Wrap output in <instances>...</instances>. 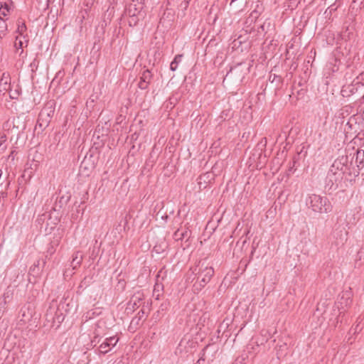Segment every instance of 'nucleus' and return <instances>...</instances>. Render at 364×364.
<instances>
[{
  "label": "nucleus",
  "instance_id": "obj_51",
  "mask_svg": "<svg viewBox=\"0 0 364 364\" xmlns=\"http://www.w3.org/2000/svg\"><path fill=\"white\" fill-rule=\"evenodd\" d=\"M363 249H364V247Z\"/></svg>",
  "mask_w": 364,
  "mask_h": 364
},
{
  "label": "nucleus",
  "instance_id": "obj_43",
  "mask_svg": "<svg viewBox=\"0 0 364 364\" xmlns=\"http://www.w3.org/2000/svg\"><path fill=\"white\" fill-rule=\"evenodd\" d=\"M188 1H185V2H184V8H185V9L188 6Z\"/></svg>",
  "mask_w": 364,
  "mask_h": 364
},
{
  "label": "nucleus",
  "instance_id": "obj_1",
  "mask_svg": "<svg viewBox=\"0 0 364 364\" xmlns=\"http://www.w3.org/2000/svg\"><path fill=\"white\" fill-rule=\"evenodd\" d=\"M354 156L349 159L348 155L338 156L331 166L325 179V188L335 191L338 188L337 183L343 177L347 181H352L359 176V168H355L353 164Z\"/></svg>",
  "mask_w": 364,
  "mask_h": 364
},
{
  "label": "nucleus",
  "instance_id": "obj_46",
  "mask_svg": "<svg viewBox=\"0 0 364 364\" xmlns=\"http://www.w3.org/2000/svg\"><path fill=\"white\" fill-rule=\"evenodd\" d=\"M200 360H204V359H203V358H200V359H198V362L199 363V362L200 361Z\"/></svg>",
  "mask_w": 364,
  "mask_h": 364
},
{
  "label": "nucleus",
  "instance_id": "obj_18",
  "mask_svg": "<svg viewBox=\"0 0 364 364\" xmlns=\"http://www.w3.org/2000/svg\"><path fill=\"white\" fill-rule=\"evenodd\" d=\"M83 259V255L81 252H75L73 255L71 265L73 269H77L81 264Z\"/></svg>",
  "mask_w": 364,
  "mask_h": 364
},
{
  "label": "nucleus",
  "instance_id": "obj_48",
  "mask_svg": "<svg viewBox=\"0 0 364 364\" xmlns=\"http://www.w3.org/2000/svg\"><path fill=\"white\" fill-rule=\"evenodd\" d=\"M8 124H9V122H6L4 124H6L7 126Z\"/></svg>",
  "mask_w": 364,
  "mask_h": 364
},
{
  "label": "nucleus",
  "instance_id": "obj_42",
  "mask_svg": "<svg viewBox=\"0 0 364 364\" xmlns=\"http://www.w3.org/2000/svg\"><path fill=\"white\" fill-rule=\"evenodd\" d=\"M22 45H23V43H22V41H20L18 42V47H19V48H21V47H22Z\"/></svg>",
  "mask_w": 364,
  "mask_h": 364
},
{
  "label": "nucleus",
  "instance_id": "obj_35",
  "mask_svg": "<svg viewBox=\"0 0 364 364\" xmlns=\"http://www.w3.org/2000/svg\"><path fill=\"white\" fill-rule=\"evenodd\" d=\"M55 252V249L53 245H50V247L47 250V253L51 256Z\"/></svg>",
  "mask_w": 364,
  "mask_h": 364
},
{
  "label": "nucleus",
  "instance_id": "obj_3",
  "mask_svg": "<svg viewBox=\"0 0 364 364\" xmlns=\"http://www.w3.org/2000/svg\"><path fill=\"white\" fill-rule=\"evenodd\" d=\"M55 105L56 102L54 100H50L46 102L38 114L35 128L36 129H40L41 131L43 132L48 127L54 115Z\"/></svg>",
  "mask_w": 364,
  "mask_h": 364
},
{
  "label": "nucleus",
  "instance_id": "obj_6",
  "mask_svg": "<svg viewBox=\"0 0 364 364\" xmlns=\"http://www.w3.org/2000/svg\"><path fill=\"white\" fill-rule=\"evenodd\" d=\"M70 198L71 194L70 193L62 194L61 191H60L58 195L55 197V203L51 208V210L54 212H60L66 206L70 200Z\"/></svg>",
  "mask_w": 364,
  "mask_h": 364
},
{
  "label": "nucleus",
  "instance_id": "obj_49",
  "mask_svg": "<svg viewBox=\"0 0 364 364\" xmlns=\"http://www.w3.org/2000/svg\"><path fill=\"white\" fill-rule=\"evenodd\" d=\"M338 317H339V316ZM336 323H338V318H337Z\"/></svg>",
  "mask_w": 364,
  "mask_h": 364
},
{
  "label": "nucleus",
  "instance_id": "obj_44",
  "mask_svg": "<svg viewBox=\"0 0 364 364\" xmlns=\"http://www.w3.org/2000/svg\"><path fill=\"white\" fill-rule=\"evenodd\" d=\"M255 249H256L255 247H253V248H252V252H251V255H252V256L253 255L254 252L255 251Z\"/></svg>",
  "mask_w": 364,
  "mask_h": 364
},
{
  "label": "nucleus",
  "instance_id": "obj_31",
  "mask_svg": "<svg viewBox=\"0 0 364 364\" xmlns=\"http://www.w3.org/2000/svg\"><path fill=\"white\" fill-rule=\"evenodd\" d=\"M299 154H300V153L298 152L296 154V155H295L293 157L292 166H291L290 168H289V171H291L293 170V168H294V166H296V164L297 163V161L299 160Z\"/></svg>",
  "mask_w": 364,
  "mask_h": 364
},
{
  "label": "nucleus",
  "instance_id": "obj_2",
  "mask_svg": "<svg viewBox=\"0 0 364 364\" xmlns=\"http://www.w3.org/2000/svg\"><path fill=\"white\" fill-rule=\"evenodd\" d=\"M306 203L315 213H327L332 209L331 204L326 196L314 193L308 196Z\"/></svg>",
  "mask_w": 364,
  "mask_h": 364
},
{
  "label": "nucleus",
  "instance_id": "obj_30",
  "mask_svg": "<svg viewBox=\"0 0 364 364\" xmlns=\"http://www.w3.org/2000/svg\"><path fill=\"white\" fill-rule=\"evenodd\" d=\"M92 156L90 155V157L91 158ZM90 159H87V156L85 157L84 160L82 161L81 163V165H80V168H84V169H88V166L87 165H89V163H88V161L90 160Z\"/></svg>",
  "mask_w": 364,
  "mask_h": 364
},
{
  "label": "nucleus",
  "instance_id": "obj_14",
  "mask_svg": "<svg viewBox=\"0 0 364 364\" xmlns=\"http://www.w3.org/2000/svg\"><path fill=\"white\" fill-rule=\"evenodd\" d=\"M355 168H359V172L364 168V150L358 149L355 152Z\"/></svg>",
  "mask_w": 364,
  "mask_h": 364
},
{
  "label": "nucleus",
  "instance_id": "obj_50",
  "mask_svg": "<svg viewBox=\"0 0 364 364\" xmlns=\"http://www.w3.org/2000/svg\"><path fill=\"white\" fill-rule=\"evenodd\" d=\"M46 316L48 317V314H46ZM47 320L49 321V319L47 318Z\"/></svg>",
  "mask_w": 364,
  "mask_h": 364
},
{
  "label": "nucleus",
  "instance_id": "obj_26",
  "mask_svg": "<svg viewBox=\"0 0 364 364\" xmlns=\"http://www.w3.org/2000/svg\"><path fill=\"white\" fill-rule=\"evenodd\" d=\"M6 92H9V98L11 99H18V96L20 95V91L18 87L14 90H12L11 88L10 90H7Z\"/></svg>",
  "mask_w": 364,
  "mask_h": 364
},
{
  "label": "nucleus",
  "instance_id": "obj_40",
  "mask_svg": "<svg viewBox=\"0 0 364 364\" xmlns=\"http://www.w3.org/2000/svg\"><path fill=\"white\" fill-rule=\"evenodd\" d=\"M5 138H6V135L1 133V146L3 145V141H4L3 139H5Z\"/></svg>",
  "mask_w": 364,
  "mask_h": 364
},
{
  "label": "nucleus",
  "instance_id": "obj_45",
  "mask_svg": "<svg viewBox=\"0 0 364 364\" xmlns=\"http://www.w3.org/2000/svg\"><path fill=\"white\" fill-rule=\"evenodd\" d=\"M1 195L2 198L6 196V194H4V193H3V192L1 193Z\"/></svg>",
  "mask_w": 364,
  "mask_h": 364
},
{
  "label": "nucleus",
  "instance_id": "obj_28",
  "mask_svg": "<svg viewBox=\"0 0 364 364\" xmlns=\"http://www.w3.org/2000/svg\"><path fill=\"white\" fill-rule=\"evenodd\" d=\"M129 25L130 26H136V24L138 23V21H139L137 16H129Z\"/></svg>",
  "mask_w": 364,
  "mask_h": 364
},
{
  "label": "nucleus",
  "instance_id": "obj_29",
  "mask_svg": "<svg viewBox=\"0 0 364 364\" xmlns=\"http://www.w3.org/2000/svg\"><path fill=\"white\" fill-rule=\"evenodd\" d=\"M100 48H101L100 46H97L96 42H95L94 46L92 48L91 53H93L94 54H97V57L98 58L100 55Z\"/></svg>",
  "mask_w": 364,
  "mask_h": 364
},
{
  "label": "nucleus",
  "instance_id": "obj_41",
  "mask_svg": "<svg viewBox=\"0 0 364 364\" xmlns=\"http://www.w3.org/2000/svg\"><path fill=\"white\" fill-rule=\"evenodd\" d=\"M49 4H50V0H46V7H45V9H48Z\"/></svg>",
  "mask_w": 364,
  "mask_h": 364
},
{
  "label": "nucleus",
  "instance_id": "obj_20",
  "mask_svg": "<svg viewBox=\"0 0 364 364\" xmlns=\"http://www.w3.org/2000/svg\"><path fill=\"white\" fill-rule=\"evenodd\" d=\"M183 58V54L176 55L172 62L170 64V70L172 71H175L177 69L178 65L181 62Z\"/></svg>",
  "mask_w": 364,
  "mask_h": 364
},
{
  "label": "nucleus",
  "instance_id": "obj_16",
  "mask_svg": "<svg viewBox=\"0 0 364 364\" xmlns=\"http://www.w3.org/2000/svg\"><path fill=\"white\" fill-rule=\"evenodd\" d=\"M38 166V162L33 160L31 162H27L24 169V175L27 174L28 177H31L34 171Z\"/></svg>",
  "mask_w": 364,
  "mask_h": 364
},
{
  "label": "nucleus",
  "instance_id": "obj_8",
  "mask_svg": "<svg viewBox=\"0 0 364 364\" xmlns=\"http://www.w3.org/2000/svg\"><path fill=\"white\" fill-rule=\"evenodd\" d=\"M47 258H48V255H46L45 258H42V259H39L36 260L33 263V264L30 267L29 274L32 275L34 277H38L41 274V272L46 264Z\"/></svg>",
  "mask_w": 364,
  "mask_h": 364
},
{
  "label": "nucleus",
  "instance_id": "obj_32",
  "mask_svg": "<svg viewBox=\"0 0 364 364\" xmlns=\"http://www.w3.org/2000/svg\"><path fill=\"white\" fill-rule=\"evenodd\" d=\"M89 285V282L87 281V278H84L83 280L81 281L79 287H78V289H85L87 286Z\"/></svg>",
  "mask_w": 364,
  "mask_h": 364
},
{
  "label": "nucleus",
  "instance_id": "obj_27",
  "mask_svg": "<svg viewBox=\"0 0 364 364\" xmlns=\"http://www.w3.org/2000/svg\"><path fill=\"white\" fill-rule=\"evenodd\" d=\"M347 90H349L348 92L350 94H353L354 92V87L353 85H348V87H343V89L341 90L343 96H348L349 95L348 94H346L348 92Z\"/></svg>",
  "mask_w": 364,
  "mask_h": 364
},
{
  "label": "nucleus",
  "instance_id": "obj_36",
  "mask_svg": "<svg viewBox=\"0 0 364 364\" xmlns=\"http://www.w3.org/2000/svg\"><path fill=\"white\" fill-rule=\"evenodd\" d=\"M242 43V41L238 39H235L233 41L232 44L233 47L239 46Z\"/></svg>",
  "mask_w": 364,
  "mask_h": 364
},
{
  "label": "nucleus",
  "instance_id": "obj_22",
  "mask_svg": "<svg viewBox=\"0 0 364 364\" xmlns=\"http://www.w3.org/2000/svg\"><path fill=\"white\" fill-rule=\"evenodd\" d=\"M13 294H14L13 289H11L10 287H8L7 289L6 290V291L4 293V295H3L4 301L5 304L9 303L12 300Z\"/></svg>",
  "mask_w": 364,
  "mask_h": 364
},
{
  "label": "nucleus",
  "instance_id": "obj_7",
  "mask_svg": "<svg viewBox=\"0 0 364 364\" xmlns=\"http://www.w3.org/2000/svg\"><path fill=\"white\" fill-rule=\"evenodd\" d=\"M340 296V301L337 302L338 309L339 311L341 309L344 310L345 307L350 306L352 304V292L350 291V288L349 290H346L343 291Z\"/></svg>",
  "mask_w": 364,
  "mask_h": 364
},
{
  "label": "nucleus",
  "instance_id": "obj_5",
  "mask_svg": "<svg viewBox=\"0 0 364 364\" xmlns=\"http://www.w3.org/2000/svg\"><path fill=\"white\" fill-rule=\"evenodd\" d=\"M119 341V338L117 336H113L105 338L99 346V353L105 355L106 353H109L114 346H116Z\"/></svg>",
  "mask_w": 364,
  "mask_h": 364
},
{
  "label": "nucleus",
  "instance_id": "obj_11",
  "mask_svg": "<svg viewBox=\"0 0 364 364\" xmlns=\"http://www.w3.org/2000/svg\"><path fill=\"white\" fill-rule=\"evenodd\" d=\"M142 6L131 3L125 9L124 14L128 16H138L142 9Z\"/></svg>",
  "mask_w": 364,
  "mask_h": 364
},
{
  "label": "nucleus",
  "instance_id": "obj_9",
  "mask_svg": "<svg viewBox=\"0 0 364 364\" xmlns=\"http://www.w3.org/2000/svg\"><path fill=\"white\" fill-rule=\"evenodd\" d=\"M144 299V295L143 292L138 291L132 296L130 301L127 303L126 310H129L132 311H134L136 309L139 307V303Z\"/></svg>",
  "mask_w": 364,
  "mask_h": 364
},
{
  "label": "nucleus",
  "instance_id": "obj_21",
  "mask_svg": "<svg viewBox=\"0 0 364 364\" xmlns=\"http://www.w3.org/2000/svg\"><path fill=\"white\" fill-rule=\"evenodd\" d=\"M190 232L185 230L183 232H181L179 230H177L174 234L173 237L176 240H182L186 237H189Z\"/></svg>",
  "mask_w": 364,
  "mask_h": 364
},
{
  "label": "nucleus",
  "instance_id": "obj_39",
  "mask_svg": "<svg viewBox=\"0 0 364 364\" xmlns=\"http://www.w3.org/2000/svg\"><path fill=\"white\" fill-rule=\"evenodd\" d=\"M100 338H99L98 336H95L94 339L92 340L91 343H100Z\"/></svg>",
  "mask_w": 364,
  "mask_h": 364
},
{
  "label": "nucleus",
  "instance_id": "obj_10",
  "mask_svg": "<svg viewBox=\"0 0 364 364\" xmlns=\"http://www.w3.org/2000/svg\"><path fill=\"white\" fill-rule=\"evenodd\" d=\"M153 78V75L149 69H146L141 73L138 87L141 90H146Z\"/></svg>",
  "mask_w": 364,
  "mask_h": 364
},
{
  "label": "nucleus",
  "instance_id": "obj_24",
  "mask_svg": "<svg viewBox=\"0 0 364 364\" xmlns=\"http://www.w3.org/2000/svg\"><path fill=\"white\" fill-rule=\"evenodd\" d=\"M269 80L272 83L275 82L277 86L282 84V82H283L282 77L281 76H279V75H276V74H271L269 75Z\"/></svg>",
  "mask_w": 364,
  "mask_h": 364
},
{
  "label": "nucleus",
  "instance_id": "obj_17",
  "mask_svg": "<svg viewBox=\"0 0 364 364\" xmlns=\"http://www.w3.org/2000/svg\"><path fill=\"white\" fill-rule=\"evenodd\" d=\"M65 316L58 309L55 311V315L52 316V326H56L58 328L60 324L64 321Z\"/></svg>",
  "mask_w": 364,
  "mask_h": 364
},
{
  "label": "nucleus",
  "instance_id": "obj_34",
  "mask_svg": "<svg viewBox=\"0 0 364 364\" xmlns=\"http://www.w3.org/2000/svg\"><path fill=\"white\" fill-rule=\"evenodd\" d=\"M16 151L13 150L10 152L9 155L7 156V161L11 160V161H14L15 156L16 155Z\"/></svg>",
  "mask_w": 364,
  "mask_h": 364
},
{
  "label": "nucleus",
  "instance_id": "obj_15",
  "mask_svg": "<svg viewBox=\"0 0 364 364\" xmlns=\"http://www.w3.org/2000/svg\"><path fill=\"white\" fill-rule=\"evenodd\" d=\"M146 313L145 312V310L144 309H141L137 314V316L134 317L130 323L129 328H136L137 326L140 324V321L141 320H145L146 318H144V315Z\"/></svg>",
  "mask_w": 364,
  "mask_h": 364
},
{
  "label": "nucleus",
  "instance_id": "obj_38",
  "mask_svg": "<svg viewBox=\"0 0 364 364\" xmlns=\"http://www.w3.org/2000/svg\"><path fill=\"white\" fill-rule=\"evenodd\" d=\"M250 16L252 17H254V18H257L258 17V12L256 10H254V11H252Z\"/></svg>",
  "mask_w": 364,
  "mask_h": 364
},
{
  "label": "nucleus",
  "instance_id": "obj_25",
  "mask_svg": "<svg viewBox=\"0 0 364 364\" xmlns=\"http://www.w3.org/2000/svg\"><path fill=\"white\" fill-rule=\"evenodd\" d=\"M170 306V302L166 300L164 301L159 306V309L158 310V313L164 314L166 312Z\"/></svg>",
  "mask_w": 364,
  "mask_h": 364
},
{
  "label": "nucleus",
  "instance_id": "obj_19",
  "mask_svg": "<svg viewBox=\"0 0 364 364\" xmlns=\"http://www.w3.org/2000/svg\"><path fill=\"white\" fill-rule=\"evenodd\" d=\"M2 85L4 86V90L7 91L11 90L12 85L11 82V76L9 73H3L1 74V85Z\"/></svg>",
  "mask_w": 364,
  "mask_h": 364
},
{
  "label": "nucleus",
  "instance_id": "obj_37",
  "mask_svg": "<svg viewBox=\"0 0 364 364\" xmlns=\"http://www.w3.org/2000/svg\"><path fill=\"white\" fill-rule=\"evenodd\" d=\"M257 147L261 146L260 148H259V149H260V153L259 154V157H261V156H262V147L265 146V143H264V144H262V141H261L260 143H258V144H257Z\"/></svg>",
  "mask_w": 364,
  "mask_h": 364
},
{
  "label": "nucleus",
  "instance_id": "obj_33",
  "mask_svg": "<svg viewBox=\"0 0 364 364\" xmlns=\"http://www.w3.org/2000/svg\"><path fill=\"white\" fill-rule=\"evenodd\" d=\"M26 31V26L25 23H22L21 25H18L17 31L19 34L22 35Z\"/></svg>",
  "mask_w": 364,
  "mask_h": 364
},
{
  "label": "nucleus",
  "instance_id": "obj_23",
  "mask_svg": "<svg viewBox=\"0 0 364 364\" xmlns=\"http://www.w3.org/2000/svg\"><path fill=\"white\" fill-rule=\"evenodd\" d=\"M164 286L162 284L156 283L154 288L153 295L156 296V299H159L160 292L163 290Z\"/></svg>",
  "mask_w": 364,
  "mask_h": 364
},
{
  "label": "nucleus",
  "instance_id": "obj_13",
  "mask_svg": "<svg viewBox=\"0 0 364 364\" xmlns=\"http://www.w3.org/2000/svg\"><path fill=\"white\" fill-rule=\"evenodd\" d=\"M15 8L14 4L12 0H4L1 1V9H4L1 11V15L6 16L9 15L11 11H14Z\"/></svg>",
  "mask_w": 364,
  "mask_h": 364
},
{
  "label": "nucleus",
  "instance_id": "obj_4",
  "mask_svg": "<svg viewBox=\"0 0 364 364\" xmlns=\"http://www.w3.org/2000/svg\"><path fill=\"white\" fill-rule=\"evenodd\" d=\"M198 272L196 274L197 280L193 284L194 292L202 290L214 275V269L212 267L204 265L203 262L198 265Z\"/></svg>",
  "mask_w": 364,
  "mask_h": 364
},
{
  "label": "nucleus",
  "instance_id": "obj_12",
  "mask_svg": "<svg viewBox=\"0 0 364 364\" xmlns=\"http://www.w3.org/2000/svg\"><path fill=\"white\" fill-rule=\"evenodd\" d=\"M274 31V25L271 23L269 19H267L257 29L259 35H266L269 32Z\"/></svg>",
  "mask_w": 364,
  "mask_h": 364
},
{
  "label": "nucleus",
  "instance_id": "obj_47",
  "mask_svg": "<svg viewBox=\"0 0 364 364\" xmlns=\"http://www.w3.org/2000/svg\"><path fill=\"white\" fill-rule=\"evenodd\" d=\"M90 166H91L92 168H94V164H92Z\"/></svg>",
  "mask_w": 364,
  "mask_h": 364
}]
</instances>
